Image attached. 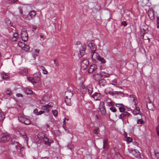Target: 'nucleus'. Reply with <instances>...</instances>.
I'll return each mask as SVG.
<instances>
[{"instance_id": "nucleus-1", "label": "nucleus", "mask_w": 159, "mask_h": 159, "mask_svg": "<svg viewBox=\"0 0 159 159\" xmlns=\"http://www.w3.org/2000/svg\"><path fill=\"white\" fill-rule=\"evenodd\" d=\"M73 95V93L71 89H68L65 93V102L66 105H71V98Z\"/></svg>"}, {"instance_id": "nucleus-2", "label": "nucleus", "mask_w": 159, "mask_h": 159, "mask_svg": "<svg viewBox=\"0 0 159 159\" xmlns=\"http://www.w3.org/2000/svg\"><path fill=\"white\" fill-rule=\"evenodd\" d=\"M23 42L19 41L18 43V46L22 48L23 50L26 52L28 51L30 49L28 45H26L25 42H26L27 40H22Z\"/></svg>"}, {"instance_id": "nucleus-3", "label": "nucleus", "mask_w": 159, "mask_h": 159, "mask_svg": "<svg viewBox=\"0 0 159 159\" xmlns=\"http://www.w3.org/2000/svg\"><path fill=\"white\" fill-rule=\"evenodd\" d=\"M148 29L147 28L146 30L143 29V31H142L141 33V39H143L144 40H150L149 38L150 34L147 33V30Z\"/></svg>"}, {"instance_id": "nucleus-4", "label": "nucleus", "mask_w": 159, "mask_h": 159, "mask_svg": "<svg viewBox=\"0 0 159 159\" xmlns=\"http://www.w3.org/2000/svg\"><path fill=\"white\" fill-rule=\"evenodd\" d=\"M88 47L91 49V51L94 52L96 50V46L94 43V40H89L87 42Z\"/></svg>"}, {"instance_id": "nucleus-5", "label": "nucleus", "mask_w": 159, "mask_h": 159, "mask_svg": "<svg viewBox=\"0 0 159 159\" xmlns=\"http://www.w3.org/2000/svg\"><path fill=\"white\" fill-rule=\"evenodd\" d=\"M21 40L28 39V34L26 29L25 28H23L22 30L21 33Z\"/></svg>"}, {"instance_id": "nucleus-6", "label": "nucleus", "mask_w": 159, "mask_h": 159, "mask_svg": "<svg viewBox=\"0 0 159 159\" xmlns=\"http://www.w3.org/2000/svg\"><path fill=\"white\" fill-rule=\"evenodd\" d=\"M86 46L85 44L82 45L80 48V53L79 54V56L80 57H82L85 53V48Z\"/></svg>"}, {"instance_id": "nucleus-7", "label": "nucleus", "mask_w": 159, "mask_h": 159, "mask_svg": "<svg viewBox=\"0 0 159 159\" xmlns=\"http://www.w3.org/2000/svg\"><path fill=\"white\" fill-rule=\"evenodd\" d=\"M10 139V138L8 135L3 134L0 136V142H5L9 141Z\"/></svg>"}, {"instance_id": "nucleus-8", "label": "nucleus", "mask_w": 159, "mask_h": 159, "mask_svg": "<svg viewBox=\"0 0 159 159\" xmlns=\"http://www.w3.org/2000/svg\"><path fill=\"white\" fill-rule=\"evenodd\" d=\"M89 64V62L87 59H84L81 63V65L82 68L84 70H85Z\"/></svg>"}, {"instance_id": "nucleus-9", "label": "nucleus", "mask_w": 159, "mask_h": 159, "mask_svg": "<svg viewBox=\"0 0 159 159\" xmlns=\"http://www.w3.org/2000/svg\"><path fill=\"white\" fill-rule=\"evenodd\" d=\"M130 114L126 111H124L119 116V119H122L123 121V119L127 117H129Z\"/></svg>"}, {"instance_id": "nucleus-10", "label": "nucleus", "mask_w": 159, "mask_h": 159, "mask_svg": "<svg viewBox=\"0 0 159 159\" xmlns=\"http://www.w3.org/2000/svg\"><path fill=\"white\" fill-rule=\"evenodd\" d=\"M41 74L39 72H37L33 75V77L37 83L40 80Z\"/></svg>"}, {"instance_id": "nucleus-11", "label": "nucleus", "mask_w": 159, "mask_h": 159, "mask_svg": "<svg viewBox=\"0 0 159 159\" xmlns=\"http://www.w3.org/2000/svg\"><path fill=\"white\" fill-rule=\"evenodd\" d=\"M148 16L150 19L152 20L155 19L154 11L152 10H149L148 12Z\"/></svg>"}, {"instance_id": "nucleus-12", "label": "nucleus", "mask_w": 159, "mask_h": 159, "mask_svg": "<svg viewBox=\"0 0 159 159\" xmlns=\"http://www.w3.org/2000/svg\"><path fill=\"white\" fill-rule=\"evenodd\" d=\"M19 70V73L23 75H26L28 73V70L26 68H22L21 69H20Z\"/></svg>"}, {"instance_id": "nucleus-13", "label": "nucleus", "mask_w": 159, "mask_h": 159, "mask_svg": "<svg viewBox=\"0 0 159 159\" xmlns=\"http://www.w3.org/2000/svg\"><path fill=\"white\" fill-rule=\"evenodd\" d=\"M92 97L95 100H99L101 98V95L99 93H95L92 95Z\"/></svg>"}, {"instance_id": "nucleus-14", "label": "nucleus", "mask_w": 159, "mask_h": 159, "mask_svg": "<svg viewBox=\"0 0 159 159\" xmlns=\"http://www.w3.org/2000/svg\"><path fill=\"white\" fill-rule=\"evenodd\" d=\"M91 55L93 59H95L96 58L98 59L100 56L98 53L96 52L95 51H94V52L91 51Z\"/></svg>"}, {"instance_id": "nucleus-15", "label": "nucleus", "mask_w": 159, "mask_h": 159, "mask_svg": "<svg viewBox=\"0 0 159 159\" xmlns=\"http://www.w3.org/2000/svg\"><path fill=\"white\" fill-rule=\"evenodd\" d=\"M97 68V66L95 65H91L90 66L88 70V72L89 73H92L94 70H96Z\"/></svg>"}, {"instance_id": "nucleus-16", "label": "nucleus", "mask_w": 159, "mask_h": 159, "mask_svg": "<svg viewBox=\"0 0 159 159\" xmlns=\"http://www.w3.org/2000/svg\"><path fill=\"white\" fill-rule=\"evenodd\" d=\"M103 148L105 150H107L108 149V140L107 139H106L103 141Z\"/></svg>"}, {"instance_id": "nucleus-17", "label": "nucleus", "mask_w": 159, "mask_h": 159, "mask_svg": "<svg viewBox=\"0 0 159 159\" xmlns=\"http://www.w3.org/2000/svg\"><path fill=\"white\" fill-rule=\"evenodd\" d=\"M36 12L34 10L31 11L28 15V16L30 19H32L33 17H34L36 15Z\"/></svg>"}, {"instance_id": "nucleus-18", "label": "nucleus", "mask_w": 159, "mask_h": 159, "mask_svg": "<svg viewBox=\"0 0 159 159\" xmlns=\"http://www.w3.org/2000/svg\"><path fill=\"white\" fill-rule=\"evenodd\" d=\"M43 136L44 137L43 138V139L44 143L45 144L50 146L51 143L49 142V139L47 137L45 136L44 135H43Z\"/></svg>"}, {"instance_id": "nucleus-19", "label": "nucleus", "mask_w": 159, "mask_h": 159, "mask_svg": "<svg viewBox=\"0 0 159 159\" xmlns=\"http://www.w3.org/2000/svg\"><path fill=\"white\" fill-rule=\"evenodd\" d=\"M19 134L21 137L23 138L25 141L27 142L28 139L25 133L24 132H21L19 133Z\"/></svg>"}, {"instance_id": "nucleus-20", "label": "nucleus", "mask_w": 159, "mask_h": 159, "mask_svg": "<svg viewBox=\"0 0 159 159\" xmlns=\"http://www.w3.org/2000/svg\"><path fill=\"white\" fill-rule=\"evenodd\" d=\"M99 110L101 113L103 115H105L106 113V111L105 107L103 106H100Z\"/></svg>"}, {"instance_id": "nucleus-21", "label": "nucleus", "mask_w": 159, "mask_h": 159, "mask_svg": "<svg viewBox=\"0 0 159 159\" xmlns=\"http://www.w3.org/2000/svg\"><path fill=\"white\" fill-rule=\"evenodd\" d=\"M116 95L118 96L120 95L121 97H123L124 95V94L122 92L120 91H113V96L115 95Z\"/></svg>"}, {"instance_id": "nucleus-22", "label": "nucleus", "mask_w": 159, "mask_h": 159, "mask_svg": "<svg viewBox=\"0 0 159 159\" xmlns=\"http://www.w3.org/2000/svg\"><path fill=\"white\" fill-rule=\"evenodd\" d=\"M106 83V80L103 79L100 80L98 82L100 86L104 87Z\"/></svg>"}, {"instance_id": "nucleus-23", "label": "nucleus", "mask_w": 159, "mask_h": 159, "mask_svg": "<svg viewBox=\"0 0 159 159\" xmlns=\"http://www.w3.org/2000/svg\"><path fill=\"white\" fill-rule=\"evenodd\" d=\"M101 75L102 76L105 77H108L110 76V75L107 73H106L102 70H101L100 72Z\"/></svg>"}, {"instance_id": "nucleus-24", "label": "nucleus", "mask_w": 159, "mask_h": 159, "mask_svg": "<svg viewBox=\"0 0 159 159\" xmlns=\"http://www.w3.org/2000/svg\"><path fill=\"white\" fill-rule=\"evenodd\" d=\"M27 79L30 81L31 83H32L33 84H35L37 83V82L34 79V77H29L27 78Z\"/></svg>"}, {"instance_id": "nucleus-25", "label": "nucleus", "mask_w": 159, "mask_h": 159, "mask_svg": "<svg viewBox=\"0 0 159 159\" xmlns=\"http://www.w3.org/2000/svg\"><path fill=\"white\" fill-rule=\"evenodd\" d=\"M131 153L134 155L136 157H137L139 155V152H137L136 150H133L131 151Z\"/></svg>"}, {"instance_id": "nucleus-26", "label": "nucleus", "mask_w": 159, "mask_h": 159, "mask_svg": "<svg viewBox=\"0 0 159 159\" xmlns=\"http://www.w3.org/2000/svg\"><path fill=\"white\" fill-rule=\"evenodd\" d=\"M11 141L12 144H15L16 143L18 144V142L16 141V138L14 136H13L11 138Z\"/></svg>"}, {"instance_id": "nucleus-27", "label": "nucleus", "mask_w": 159, "mask_h": 159, "mask_svg": "<svg viewBox=\"0 0 159 159\" xmlns=\"http://www.w3.org/2000/svg\"><path fill=\"white\" fill-rule=\"evenodd\" d=\"M6 24L8 26H11L12 25V24L10 20L8 18H6L5 20Z\"/></svg>"}, {"instance_id": "nucleus-28", "label": "nucleus", "mask_w": 159, "mask_h": 159, "mask_svg": "<svg viewBox=\"0 0 159 159\" xmlns=\"http://www.w3.org/2000/svg\"><path fill=\"white\" fill-rule=\"evenodd\" d=\"M80 90L83 94H84L86 93V89L84 85H82L81 86Z\"/></svg>"}, {"instance_id": "nucleus-29", "label": "nucleus", "mask_w": 159, "mask_h": 159, "mask_svg": "<svg viewBox=\"0 0 159 159\" xmlns=\"http://www.w3.org/2000/svg\"><path fill=\"white\" fill-rule=\"evenodd\" d=\"M97 60L102 64L105 63L106 62L105 60L103 57H102L101 56H100Z\"/></svg>"}, {"instance_id": "nucleus-30", "label": "nucleus", "mask_w": 159, "mask_h": 159, "mask_svg": "<svg viewBox=\"0 0 159 159\" xmlns=\"http://www.w3.org/2000/svg\"><path fill=\"white\" fill-rule=\"evenodd\" d=\"M105 93L107 94H109L113 96V91L111 92V91L109 90L108 88H107L106 89H105Z\"/></svg>"}, {"instance_id": "nucleus-31", "label": "nucleus", "mask_w": 159, "mask_h": 159, "mask_svg": "<svg viewBox=\"0 0 159 159\" xmlns=\"http://www.w3.org/2000/svg\"><path fill=\"white\" fill-rule=\"evenodd\" d=\"M39 50L37 49L35 50V52L33 54V57L35 58V57L37 56L39 54Z\"/></svg>"}, {"instance_id": "nucleus-32", "label": "nucleus", "mask_w": 159, "mask_h": 159, "mask_svg": "<svg viewBox=\"0 0 159 159\" xmlns=\"http://www.w3.org/2000/svg\"><path fill=\"white\" fill-rule=\"evenodd\" d=\"M26 118H25L22 116L18 117V120L19 121L22 123L24 122V121L25 120V119H26Z\"/></svg>"}, {"instance_id": "nucleus-33", "label": "nucleus", "mask_w": 159, "mask_h": 159, "mask_svg": "<svg viewBox=\"0 0 159 159\" xmlns=\"http://www.w3.org/2000/svg\"><path fill=\"white\" fill-rule=\"evenodd\" d=\"M23 123L25 125H28L30 124L31 121L29 119L26 118Z\"/></svg>"}, {"instance_id": "nucleus-34", "label": "nucleus", "mask_w": 159, "mask_h": 159, "mask_svg": "<svg viewBox=\"0 0 159 159\" xmlns=\"http://www.w3.org/2000/svg\"><path fill=\"white\" fill-rule=\"evenodd\" d=\"M40 68L43 71V74L46 75L48 74V72L47 71L44 66H41L40 67Z\"/></svg>"}, {"instance_id": "nucleus-35", "label": "nucleus", "mask_w": 159, "mask_h": 159, "mask_svg": "<svg viewBox=\"0 0 159 159\" xmlns=\"http://www.w3.org/2000/svg\"><path fill=\"white\" fill-rule=\"evenodd\" d=\"M5 118V115L2 112H0V121H2Z\"/></svg>"}, {"instance_id": "nucleus-36", "label": "nucleus", "mask_w": 159, "mask_h": 159, "mask_svg": "<svg viewBox=\"0 0 159 159\" xmlns=\"http://www.w3.org/2000/svg\"><path fill=\"white\" fill-rule=\"evenodd\" d=\"M93 89V88L92 86H89L88 87V92H89V95H91L92 93Z\"/></svg>"}, {"instance_id": "nucleus-37", "label": "nucleus", "mask_w": 159, "mask_h": 159, "mask_svg": "<svg viewBox=\"0 0 159 159\" xmlns=\"http://www.w3.org/2000/svg\"><path fill=\"white\" fill-rule=\"evenodd\" d=\"M119 110L120 112H124V111L125 110V109L123 105H121V106H120V107H119Z\"/></svg>"}, {"instance_id": "nucleus-38", "label": "nucleus", "mask_w": 159, "mask_h": 159, "mask_svg": "<svg viewBox=\"0 0 159 159\" xmlns=\"http://www.w3.org/2000/svg\"><path fill=\"white\" fill-rule=\"evenodd\" d=\"M25 93L27 94H32L34 93L33 91L29 89H26L25 91Z\"/></svg>"}, {"instance_id": "nucleus-39", "label": "nucleus", "mask_w": 159, "mask_h": 159, "mask_svg": "<svg viewBox=\"0 0 159 159\" xmlns=\"http://www.w3.org/2000/svg\"><path fill=\"white\" fill-rule=\"evenodd\" d=\"M19 37L18 34L17 33H15L13 34V39H15V40H17Z\"/></svg>"}, {"instance_id": "nucleus-40", "label": "nucleus", "mask_w": 159, "mask_h": 159, "mask_svg": "<svg viewBox=\"0 0 159 159\" xmlns=\"http://www.w3.org/2000/svg\"><path fill=\"white\" fill-rule=\"evenodd\" d=\"M2 77L3 79L7 80L8 76V75L6 74H2Z\"/></svg>"}, {"instance_id": "nucleus-41", "label": "nucleus", "mask_w": 159, "mask_h": 159, "mask_svg": "<svg viewBox=\"0 0 159 159\" xmlns=\"http://www.w3.org/2000/svg\"><path fill=\"white\" fill-rule=\"evenodd\" d=\"M137 123L138 124H143L144 122L142 119H139L137 121Z\"/></svg>"}, {"instance_id": "nucleus-42", "label": "nucleus", "mask_w": 159, "mask_h": 159, "mask_svg": "<svg viewBox=\"0 0 159 159\" xmlns=\"http://www.w3.org/2000/svg\"><path fill=\"white\" fill-rule=\"evenodd\" d=\"M17 0H7V2L9 4H13L17 1Z\"/></svg>"}, {"instance_id": "nucleus-43", "label": "nucleus", "mask_w": 159, "mask_h": 159, "mask_svg": "<svg viewBox=\"0 0 159 159\" xmlns=\"http://www.w3.org/2000/svg\"><path fill=\"white\" fill-rule=\"evenodd\" d=\"M99 129L98 128H96L93 130V133L95 134H97L98 133Z\"/></svg>"}, {"instance_id": "nucleus-44", "label": "nucleus", "mask_w": 159, "mask_h": 159, "mask_svg": "<svg viewBox=\"0 0 159 159\" xmlns=\"http://www.w3.org/2000/svg\"><path fill=\"white\" fill-rule=\"evenodd\" d=\"M52 112L54 116H56L57 115L58 112L57 110H53L52 111Z\"/></svg>"}, {"instance_id": "nucleus-45", "label": "nucleus", "mask_w": 159, "mask_h": 159, "mask_svg": "<svg viewBox=\"0 0 159 159\" xmlns=\"http://www.w3.org/2000/svg\"><path fill=\"white\" fill-rule=\"evenodd\" d=\"M23 18L24 19H25L27 20H30V19L29 18L28 15L27 16L24 15L23 16Z\"/></svg>"}, {"instance_id": "nucleus-46", "label": "nucleus", "mask_w": 159, "mask_h": 159, "mask_svg": "<svg viewBox=\"0 0 159 159\" xmlns=\"http://www.w3.org/2000/svg\"><path fill=\"white\" fill-rule=\"evenodd\" d=\"M47 107L48 108H48H50L52 107L53 106V103L52 102L51 103H49L47 105H46Z\"/></svg>"}, {"instance_id": "nucleus-47", "label": "nucleus", "mask_w": 159, "mask_h": 159, "mask_svg": "<svg viewBox=\"0 0 159 159\" xmlns=\"http://www.w3.org/2000/svg\"><path fill=\"white\" fill-rule=\"evenodd\" d=\"M135 110H136L134 111V112H135L136 111H136V113H135V114H138L139 113V112H140V109L139 108V107H137L136 108Z\"/></svg>"}, {"instance_id": "nucleus-48", "label": "nucleus", "mask_w": 159, "mask_h": 159, "mask_svg": "<svg viewBox=\"0 0 159 159\" xmlns=\"http://www.w3.org/2000/svg\"><path fill=\"white\" fill-rule=\"evenodd\" d=\"M6 92L7 95H11V91L9 89H7L6 90Z\"/></svg>"}, {"instance_id": "nucleus-49", "label": "nucleus", "mask_w": 159, "mask_h": 159, "mask_svg": "<svg viewBox=\"0 0 159 159\" xmlns=\"http://www.w3.org/2000/svg\"><path fill=\"white\" fill-rule=\"evenodd\" d=\"M133 141V139L132 138L129 137H128L127 139V142H128L131 143Z\"/></svg>"}, {"instance_id": "nucleus-50", "label": "nucleus", "mask_w": 159, "mask_h": 159, "mask_svg": "<svg viewBox=\"0 0 159 159\" xmlns=\"http://www.w3.org/2000/svg\"><path fill=\"white\" fill-rule=\"evenodd\" d=\"M111 84L115 86L117 84V81L116 80H112L111 81Z\"/></svg>"}, {"instance_id": "nucleus-51", "label": "nucleus", "mask_w": 159, "mask_h": 159, "mask_svg": "<svg viewBox=\"0 0 159 159\" xmlns=\"http://www.w3.org/2000/svg\"><path fill=\"white\" fill-rule=\"evenodd\" d=\"M156 130L157 135L159 137V125L156 128Z\"/></svg>"}, {"instance_id": "nucleus-52", "label": "nucleus", "mask_w": 159, "mask_h": 159, "mask_svg": "<svg viewBox=\"0 0 159 159\" xmlns=\"http://www.w3.org/2000/svg\"><path fill=\"white\" fill-rule=\"evenodd\" d=\"M110 110L113 112H115L116 110L115 107H111L110 108Z\"/></svg>"}, {"instance_id": "nucleus-53", "label": "nucleus", "mask_w": 159, "mask_h": 159, "mask_svg": "<svg viewBox=\"0 0 159 159\" xmlns=\"http://www.w3.org/2000/svg\"><path fill=\"white\" fill-rule=\"evenodd\" d=\"M54 62L56 66H58V61L57 59H54Z\"/></svg>"}, {"instance_id": "nucleus-54", "label": "nucleus", "mask_w": 159, "mask_h": 159, "mask_svg": "<svg viewBox=\"0 0 159 159\" xmlns=\"http://www.w3.org/2000/svg\"><path fill=\"white\" fill-rule=\"evenodd\" d=\"M157 28H158L159 27V17H157Z\"/></svg>"}, {"instance_id": "nucleus-55", "label": "nucleus", "mask_w": 159, "mask_h": 159, "mask_svg": "<svg viewBox=\"0 0 159 159\" xmlns=\"http://www.w3.org/2000/svg\"><path fill=\"white\" fill-rule=\"evenodd\" d=\"M68 148L70 149H71L72 148V145L71 144V143H70L69 144H68L67 145Z\"/></svg>"}, {"instance_id": "nucleus-56", "label": "nucleus", "mask_w": 159, "mask_h": 159, "mask_svg": "<svg viewBox=\"0 0 159 159\" xmlns=\"http://www.w3.org/2000/svg\"><path fill=\"white\" fill-rule=\"evenodd\" d=\"M44 113V111H39V112H38V114H37V115H41L42 114H43Z\"/></svg>"}, {"instance_id": "nucleus-57", "label": "nucleus", "mask_w": 159, "mask_h": 159, "mask_svg": "<svg viewBox=\"0 0 159 159\" xmlns=\"http://www.w3.org/2000/svg\"><path fill=\"white\" fill-rule=\"evenodd\" d=\"M47 109H48L46 106H43L42 107L41 109L43 110H46Z\"/></svg>"}, {"instance_id": "nucleus-58", "label": "nucleus", "mask_w": 159, "mask_h": 159, "mask_svg": "<svg viewBox=\"0 0 159 159\" xmlns=\"http://www.w3.org/2000/svg\"><path fill=\"white\" fill-rule=\"evenodd\" d=\"M19 11H20V13L21 14V15L22 14H23V11H22V10L21 9V8L20 7H19Z\"/></svg>"}, {"instance_id": "nucleus-59", "label": "nucleus", "mask_w": 159, "mask_h": 159, "mask_svg": "<svg viewBox=\"0 0 159 159\" xmlns=\"http://www.w3.org/2000/svg\"><path fill=\"white\" fill-rule=\"evenodd\" d=\"M16 96L17 97H23V95H22V94L21 93L17 94L16 95Z\"/></svg>"}, {"instance_id": "nucleus-60", "label": "nucleus", "mask_w": 159, "mask_h": 159, "mask_svg": "<svg viewBox=\"0 0 159 159\" xmlns=\"http://www.w3.org/2000/svg\"><path fill=\"white\" fill-rule=\"evenodd\" d=\"M38 110L37 109H35L34 111V112L37 115V114L38 113Z\"/></svg>"}, {"instance_id": "nucleus-61", "label": "nucleus", "mask_w": 159, "mask_h": 159, "mask_svg": "<svg viewBox=\"0 0 159 159\" xmlns=\"http://www.w3.org/2000/svg\"><path fill=\"white\" fill-rule=\"evenodd\" d=\"M126 25V23L125 22H122L121 23V25L124 26H125Z\"/></svg>"}, {"instance_id": "nucleus-62", "label": "nucleus", "mask_w": 159, "mask_h": 159, "mask_svg": "<svg viewBox=\"0 0 159 159\" xmlns=\"http://www.w3.org/2000/svg\"><path fill=\"white\" fill-rule=\"evenodd\" d=\"M133 144L134 145H136L137 146H138V145H139V143H137V142H134Z\"/></svg>"}, {"instance_id": "nucleus-63", "label": "nucleus", "mask_w": 159, "mask_h": 159, "mask_svg": "<svg viewBox=\"0 0 159 159\" xmlns=\"http://www.w3.org/2000/svg\"><path fill=\"white\" fill-rule=\"evenodd\" d=\"M129 97L130 98H132V99H131V100H132L133 101H134V99L133 97V95H130Z\"/></svg>"}, {"instance_id": "nucleus-64", "label": "nucleus", "mask_w": 159, "mask_h": 159, "mask_svg": "<svg viewBox=\"0 0 159 159\" xmlns=\"http://www.w3.org/2000/svg\"><path fill=\"white\" fill-rule=\"evenodd\" d=\"M41 159H49V158L47 157H42Z\"/></svg>"}]
</instances>
